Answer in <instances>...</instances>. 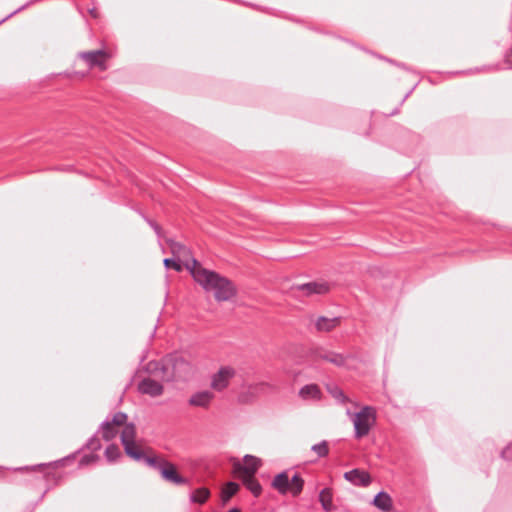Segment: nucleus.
I'll return each mask as SVG.
<instances>
[{
  "instance_id": "obj_1",
  "label": "nucleus",
  "mask_w": 512,
  "mask_h": 512,
  "mask_svg": "<svg viewBox=\"0 0 512 512\" xmlns=\"http://www.w3.org/2000/svg\"><path fill=\"white\" fill-rule=\"evenodd\" d=\"M455 248L451 252L432 256H465V254L499 252L512 256V234L502 231L494 223L466 215L454 236Z\"/></svg>"
},
{
  "instance_id": "obj_2",
  "label": "nucleus",
  "mask_w": 512,
  "mask_h": 512,
  "mask_svg": "<svg viewBox=\"0 0 512 512\" xmlns=\"http://www.w3.org/2000/svg\"><path fill=\"white\" fill-rule=\"evenodd\" d=\"M136 427L134 424L126 426L122 433V445L125 453L135 461L144 462L147 466L158 470L161 477L169 483L174 485H187L189 480L181 476L175 465L165 459L154 455L151 450L146 452L142 446L136 442Z\"/></svg>"
},
{
  "instance_id": "obj_3",
  "label": "nucleus",
  "mask_w": 512,
  "mask_h": 512,
  "mask_svg": "<svg viewBox=\"0 0 512 512\" xmlns=\"http://www.w3.org/2000/svg\"><path fill=\"white\" fill-rule=\"evenodd\" d=\"M186 269L189 271L195 282H197L206 292H211L217 302H226L232 300L237 295L235 284L228 278L219 273L203 267L197 260L192 258L186 263Z\"/></svg>"
},
{
  "instance_id": "obj_4",
  "label": "nucleus",
  "mask_w": 512,
  "mask_h": 512,
  "mask_svg": "<svg viewBox=\"0 0 512 512\" xmlns=\"http://www.w3.org/2000/svg\"><path fill=\"white\" fill-rule=\"evenodd\" d=\"M107 56L106 50L102 48L94 49V50H88V51H81L78 53V58L83 60L87 64L86 70H65L63 72L58 73L57 75L65 76L69 79H77L82 80L84 79L88 74L89 70L92 68H99L100 70H106L107 69V63L105 60V57Z\"/></svg>"
},
{
  "instance_id": "obj_5",
  "label": "nucleus",
  "mask_w": 512,
  "mask_h": 512,
  "mask_svg": "<svg viewBox=\"0 0 512 512\" xmlns=\"http://www.w3.org/2000/svg\"><path fill=\"white\" fill-rule=\"evenodd\" d=\"M383 135L396 136L399 138V142L395 148L403 154H409L417 151L422 141L421 135L396 124L386 125L383 128Z\"/></svg>"
},
{
  "instance_id": "obj_6",
  "label": "nucleus",
  "mask_w": 512,
  "mask_h": 512,
  "mask_svg": "<svg viewBox=\"0 0 512 512\" xmlns=\"http://www.w3.org/2000/svg\"><path fill=\"white\" fill-rule=\"evenodd\" d=\"M347 415L354 426V437L361 439L367 436L376 422V411L371 406H363L359 412L352 413L347 410Z\"/></svg>"
},
{
  "instance_id": "obj_7",
  "label": "nucleus",
  "mask_w": 512,
  "mask_h": 512,
  "mask_svg": "<svg viewBox=\"0 0 512 512\" xmlns=\"http://www.w3.org/2000/svg\"><path fill=\"white\" fill-rule=\"evenodd\" d=\"M132 423H127V415L123 412H117L113 415L111 420H106L101 424V433L103 439L110 441L114 439L118 433V428L123 427L121 434L126 426Z\"/></svg>"
},
{
  "instance_id": "obj_8",
  "label": "nucleus",
  "mask_w": 512,
  "mask_h": 512,
  "mask_svg": "<svg viewBox=\"0 0 512 512\" xmlns=\"http://www.w3.org/2000/svg\"><path fill=\"white\" fill-rule=\"evenodd\" d=\"M236 375V371L231 366H222L211 377L210 387L216 392L224 391L230 384V381Z\"/></svg>"
},
{
  "instance_id": "obj_9",
  "label": "nucleus",
  "mask_w": 512,
  "mask_h": 512,
  "mask_svg": "<svg viewBox=\"0 0 512 512\" xmlns=\"http://www.w3.org/2000/svg\"><path fill=\"white\" fill-rule=\"evenodd\" d=\"M292 290L299 292L297 296L310 297L313 295H323L329 291V286L325 282H308L304 284H297L292 287Z\"/></svg>"
},
{
  "instance_id": "obj_10",
  "label": "nucleus",
  "mask_w": 512,
  "mask_h": 512,
  "mask_svg": "<svg viewBox=\"0 0 512 512\" xmlns=\"http://www.w3.org/2000/svg\"><path fill=\"white\" fill-rule=\"evenodd\" d=\"M260 467V459L252 455H245L243 463L237 461L234 463V470L238 473L239 477L254 476Z\"/></svg>"
},
{
  "instance_id": "obj_11",
  "label": "nucleus",
  "mask_w": 512,
  "mask_h": 512,
  "mask_svg": "<svg viewBox=\"0 0 512 512\" xmlns=\"http://www.w3.org/2000/svg\"><path fill=\"white\" fill-rule=\"evenodd\" d=\"M265 387L266 383L264 382L244 384L238 394V401L243 404L252 402L264 392Z\"/></svg>"
},
{
  "instance_id": "obj_12",
  "label": "nucleus",
  "mask_w": 512,
  "mask_h": 512,
  "mask_svg": "<svg viewBox=\"0 0 512 512\" xmlns=\"http://www.w3.org/2000/svg\"><path fill=\"white\" fill-rule=\"evenodd\" d=\"M340 321V317L328 318L325 316H309V322L314 325L317 332H330L340 325Z\"/></svg>"
},
{
  "instance_id": "obj_13",
  "label": "nucleus",
  "mask_w": 512,
  "mask_h": 512,
  "mask_svg": "<svg viewBox=\"0 0 512 512\" xmlns=\"http://www.w3.org/2000/svg\"><path fill=\"white\" fill-rule=\"evenodd\" d=\"M344 478L355 486L367 487L371 483L369 473L360 469L345 472Z\"/></svg>"
},
{
  "instance_id": "obj_14",
  "label": "nucleus",
  "mask_w": 512,
  "mask_h": 512,
  "mask_svg": "<svg viewBox=\"0 0 512 512\" xmlns=\"http://www.w3.org/2000/svg\"><path fill=\"white\" fill-rule=\"evenodd\" d=\"M138 390L142 394H146L151 397H157L163 393V386L160 382L148 377V378H144L139 383Z\"/></svg>"
},
{
  "instance_id": "obj_15",
  "label": "nucleus",
  "mask_w": 512,
  "mask_h": 512,
  "mask_svg": "<svg viewBox=\"0 0 512 512\" xmlns=\"http://www.w3.org/2000/svg\"><path fill=\"white\" fill-rule=\"evenodd\" d=\"M215 395L210 390H203L194 393L189 399V405L208 409Z\"/></svg>"
},
{
  "instance_id": "obj_16",
  "label": "nucleus",
  "mask_w": 512,
  "mask_h": 512,
  "mask_svg": "<svg viewBox=\"0 0 512 512\" xmlns=\"http://www.w3.org/2000/svg\"><path fill=\"white\" fill-rule=\"evenodd\" d=\"M173 377L176 379H186L191 373L192 367L189 362L182 357H175L172 360Z\"/></svg>"
},
{
  "instance_id": "obj_17",
  "label": "nucleus",
  "mask_w": 512,
  "mask_h": 512,
  "mask_svg": "<svg viewBox=\"0 0 512 512\" xmlns=\"http://www.w3.org/2000/svg\"><path fill=\"white\" fill-rule=\"evenodd\" d=\"M166 244L171 256H194L190 247L172 237L166 239Z\"/></svg>"
},
{
  "instance_id": "obj_18",
  "label": "nucleus",
  "mask_w": 512,
  "mask_h": 512,
  "mask_svg": "<svg viewBox=\"0 0 512 512\" xmlns=\"http://www.w3.org/2000/svg\"><path fill=\"white\" fill-rule=\"evenodd\" d=\"M315 357L317 359L325 360L338 367L345 366L346 364V357L333 351L317 350L315 352Z\"/></svg>"
},
{
  "instance_id": "obj_19",
  "label": "nucleus",
  "mask_w": 512,
  "mask_h": 512,
  "mask_svg": "<svg viewBox=\"0 0 512 512\" xmlns=\"http://www.w3.org/2000/svg\"><path fill=\"white\" fill-rule=\"evenodd\" d=\"M501 69H502L501 63H495V64H491V65H483L480 67L470 68L467 70L453 71L450 73L453 75H469V74H474V73H479V72H495V71H499Z\"/></svg>"
},
{
  "instance_id": "obj_20",
  "label": "nucleus",
  "mask_w": 512,
  "mask_h": 512,
  "mask_svg": "<svg viewBox=\"0 0 512 512\" xmlns=\"http://www.w3.org/2000/svg\"><path fill=\"white\" fill-rule=\"evenodd\" d=\"M319 502L326 512H332L335 509L333 505V491L331 488H324L320 491Z\"/></svg>"
},
{
  "instance_id": "obj_21",
  "label": "nucleus",
  "mask_w": 512,
  "mask_h": 512,
  "mask_svg": "<svg viewBox=\"0 0 512 512\" xmlns=\"http://www.w3.org/2000/svg\"><path fill=\"white\" fill-rule=\"evenodd\" d=\"M373 505L383 512H388L392 508V499L386 492H379L373 500Z\"/></svg>"
},
{
  "instance_id": "obj_22",
  "label": "nucleus",
  "mask_w": 512,
  "mask_h": 512,
  "mask_svg": "<svg viewBox=\"0 0 512 512\" xmlns=\"http://www.w3.org/2000/svg\"><path fill=\"white\" fill-rule=\"evenodd\" d=\"M272 486L281 494L289 491V477L287 472H281L276 475L272 481Z\"/></svg>"
},
{
  "instance_id": "obj_23",
  "label": "nucleus",
  "mask_w": 512,
  "mask_h": 512,
  "mask_svg": "<svg viewBox=\"0 0 512 512\" xmlns=\"http://www.w3.org/2000/svg\"><path fill=\"white\" fill-rule=\"evenodd\" d=\"M320 395V389L316 384L305 385L299 391V396L304 400H317L320 398Z\"/></svg>"
},
{
  "instance_id": "obj_24",
  "label": "nucleus",
  "mask_w": 512,
  "mask_h": 512,
  "mask_svg": "<svg viewBox=\"0 0 512 512\" xmlns=\"http://www.w3.org/2000/svg\"><path fill=\"white\" fill-rule=\"evenodd\" d=\"M192 258H186V261L183 262L182 258H164V266L166 269H173L175 271H182L183 268L186 269V263L190 261Z\"/></svg>"
},
{
  "instance_id": "obj_25",
  "label": "nucleus",
  "mask_w": 512,
  "mask_h": 512,
  "mask_svg": "<svg viewBox=\"0 0 512 512\" xmlns=\"http://www.w3.org/2000/svg\"><path fill=\"white\" fill-rule=\"evenodd\" d=\"M246 486V488L251 491V493L258 497L261 494L262 488L259 482L254 478V476H243L240 477Z\"/></svg>"
},
{
  "instance_id": "obj_26",
  "label": "nucleus",
  "mask_w": 512,
  "mask_h": 512,
  "mask_svg": "<svg viewBox=\"0 0 512 512\" xmlns=\"http://www.w3.org/2000/svg\"><path fill=\"white\" fill-rule=\"evenodd\" d=\"M210 496L209 489L201 487L193 491L190 495V501L193 503L204 504Z\"/></svg>"
},
{
  "instance_id": "obj_27",
  "label": "nucleus",
  "mask_w": 512,
  "mask_h": 512,
  "mask_svg": "<svg viewBox=\"0 0 512 512\" xmlns=\"http://www.w3.org/2000/svg\"><path fill=\"white\" fill-rule=\"evenodd\" d=\"M304 481L303 479L295 474L291 480H289V491L293 496H298L303 489Z\"/></svg>"
},
{
  "instance_id": "obj_28",
  "label": "nucleus",
  "mask_w": 512,
  "mask_h": 512,
  "mask_svg": "<svg viewBox=\"0 0 512 512\" xmlns=\"http://www.w3.org/2000/svg\"><path fill=\"white\" fill-rule=\"evenodd\" d=\"M239 490V485L235 482H228L222 489V501L226 503Z\"/></svg>"
},
{
  "instance_id": "obj_29",
  "label": "nucleus",
  "mask_w": 512,
  "mask_h": 512,
  "mask_svg": "<svg viewBox=\"0 0 512 512\" xmlns=\"http://www.w3.org/2000/svg\"><path fill=\"white\" fill-rule=\"evenodd\" d=\"M122 456L121 450L116 445H109L105 450V457L108 462L113 463Z\"/></svg>"
},
{
  "instance_id": "obj_30",
  "label": "nucleus",
  "mask_w": 512,
  "mask_h": 512,
  "mask_svg": "<svg viewBox=\"0 0 512 512\" xmlns=\"http://www.w3.org/2000/svg\"><path fill=\"white\" fill-rule=\"evenodd\" d=\"M143 220L154 230L158 237H160L161 232L163 231L162 227L152 218L147 216L141 209L135 210Z\"/></svg>"
},
{
  "instance_id": "obj_31",
  "label": "nucleus",
  "mask_w": 512,
  "mask_h": 512,
  "mask_svg": "<svg viewBox=\"0 0 512 512\" xmlns=\"http://www.w3.org/2000/svg\"><path fill=\"white\" fill-rule=\"evenodd\" d=\"M369 52H370L372 55H374V56L378 57L379 59H382V60H384V61H386V62H388V63H390V64H392V65H395V66H397V67H399V68H401V69H403V70H406V71H409V72H410V71H412V68H411V67H409V66H408L406 63H404V62H399V61H397V60H395V59H393V58H389V57H387V56H385V55H381V54H378V53H375V52H372V51H369Z\"/></svg>"
},
{
  "instance_id": "obj_32",
  "label": "nucleus",
  "mask_w": 512,
  "mask_h": 512,
  "mask_svg": "<svg viewBox=\"0 0 512 512\" xmlns=\"http://www.w3.org/2000/svg\"><path fill=\"white\" fill-rule=\"evenodd\" d=\"M328 392L341 403H345L348 401V398L344 395V392L336 385H328Z\"/></svg>"
},
{
  "instance_id": "obj_33",
  "label": "nucleus",
  "mask_w": 512,
  "mask_h": 512,
  "mask_svg": "<svg viewBox=\"0 0 512 512\" xmlns=\"http://www.w3.org/2000/svg\"><path fill=\"white\" fill-rule=\"evenodd\" d=\"M311 450L317 453L318 457H325L329 453V447L327 441H321L311 447Z\"/></svg>"
},
{
  "instance_id": "obj_34",
  "label": "nucleus",
  "mask_w": 512,
  "mask_h": 512,
  "mask_svg": "<svg viewBox=\"0 0 512 512\" xmlns=\"http://www.w3.org/2000/svg\"><path fill=\"white\" fill-rule=\"evenodd\" d=\"M161 369L162 372L164 373L165 370L167 369V367L165 366H161L159 362L157 361H150L148 364H147V371L148 372H155L157 370Z\"/></svg>"
},
{
  "instance_id": "obj_35",
  "label": "nucleus",
  "mask_w": 512,
  "mask_h": 512,
  "mask_svg": "<svg viewBox=\"0 0 512 512\" xmlns=\"http://www.w3.org/2000/svg\"><path fill=\"white\" fill-rule=\"evenodd\" d=\"M504 63L507 65V69L512 70V46L504 53Z\"/></svg>"
},
{
  "instance_id": "obj_36",
  "label": "nucleus",
  "mask_w": 512,
  "mask_h": 512,
  "mask_svg": "<svg viewBox=\"0 0 512 512\" xmlns=\"http://www.w3.org/2000/svg\"><path fill=\"white\" fill-rule=\"evenodd\" d=\"M101 447L100 441L98 438L93 437L87 443V448L93 451L98 450Z\"/></svg>"
},
{
  "instance_id": "obj_37",
  "label": "nucleus",
  "mask_w": 512,
  "mask_h": 512,
  "mask_svg": "<svg viewBox=\"0 0 512 512\" xmlns=\"http://www.w3.org/2000/svg\"><path fill=\"white\" fill-rule=\"evenodd\" d=\"M98 459V456L97 455H94V454H91V455H85L82 457V459L80 460V465L83 466V465H88L92 462H95L96 460Z\"/></svg>"
},
{
  "instance_id": "obj_38",
  "label": "nucleus",
  "mask_w": 512,
  "mask_h": 512,
  "mask_svg": "<svg viewBox=\"0 0 512 512\" xmlns=\"http://www.w3.org/2000/svg\"><path fill=\"white\" fill-rule=\"evenodd\" d=\"M511 449H512V444L507 446L503 451H502V457L504 459H511L512 458V453H511Z\"/></svg>"
},
{
  "instance_id": "obj_39",
  "label": "nucleus",
  "mask_w": 512,
  "mask_h": 512,
  "mask_svg": "<svg viewBox=\"0 0 512 512\" xmlns=\"http://www.w3.org/2000/svg\"><path fill=\"white\" fill-rule=\"evenodd\" d=\"M419 82H417L408 92H406V94L404 95V97L402 98V100L400 101L399 105H403V103L410 97V95L413 93V91L416 89V87L418 86Z\"/></svg>"
},
{
  "instance_id": "obj_40",
  "label": "nucleus",
  "mask_w": 512,
  "mask_h": 512,
  "mask_svg": "<svg viewBox=\"0 0 512 512\" xmlns=\"http://www.w3.org/2000/svg\"><path fill=\"white\" fill-rule=\"evenodd\" d=\"M54 169L59 170V171L71 172L74 170V167H73V165H64V166H56Z\"/></svg>"
},
{
  "instance_id": "obj_41",
  "label": "nucleus",
  "mask_w": 512,
  "mask_h": 512,
  "mask_svg": "<svg viewBox=\"0 0 512 512\" xmlns=\"http://www.w3.org/2000/svg\"><path fill=\"white\" fill-rule=\"evenodd\" d=\"M399 112H400V105L397 106L396 108H394L390 113H388L387 117L395 116V115L399 114Z\"/></svg>"
},
{
  "instance_id": "obj_42",
  "label": "nucleus",
  "mask_w": 512,
  "mask_h": 512,
  "mask_svg": "<svg viewBox=\"0 0 512 512\" xmlns=\"http://www.w3.org/2000/svg\"><path fill=\"white\" fill-rule=\"evenodd\" d=\"M88 12L89 14L93 17V18H97L98 17V11L95 7L91 8V9H88Z\"/></svg>"
},
{
  "instance_id": "obj_43",
  "label": "nucleus",
  "mask_w": 512,
  "mask_h": 512,
  "mask_svg": "<svg viewBox=\"0 0 512 512\" xmlns=\"http://www.w3.org/2000/svg\"><path fill=\"white\" fill-rule=\"evenodd\" d=\"M287 19L296 22V23H302V20L293 16L287 17Z\"/></svg>"
},
{
  "instance_id": "obj_44",
  "label": "nucleus",
  "mask_w": 512,
  "mask_h": 512,
  "mask_svg": "<svg viewBox=\"0 0 512 512\" xmlns=\"http://www.w3.org/2000/svg\"><path fill=\"white\" fill-rule=\"evenodd\" d=\"M378 256H401L399 253H385V254H379Z\"/></svg>"
},
{
  "instance_id": "obj_45",
  "label": "nucleus",
  "mask_w": 512,
  "mask_h": 512,
  "mask_svg": "<svg viewBox=\"0 0 512 512\" xmlns=\"http://www.w3.org/2000/svg\"><path fill=\"white\" fill-rule=\"evenodd\" d=\"M341 39H342L343 41H346V42H348V43L352 44V45H355V43H354L352 40H349V39H346V38H343V37H341Z\"/></svg>"
},
{
  "instance_id": "obj_46",
  "label": "nucleus",
  "mask_w": 512,
  "mask_h": 512,
  "mask_svg": "<svg viewBox=\"0 0 512 512\" xmlns=\"http://www.w3.org/2000/svg\"><path fill=\"white\" fill-rule=\"evenodd\" d=\"M372 133V127L370 126L369 129L366 131L365 136H369Z\"/></svg>"
},
{
  "instance_id": "obj_47",
  "label": "nucleus",
  "mask_w": 512,
  "mask_h": 512,
  "mask_svg": "<svg viewBox=\"0 0 512 512\" xmlns=\"http://www.w3.org/2000/svg\"><path fill=\"white\" fill-rule=\"evenodd\" d=\"M228 512H241L239 508H232Z\"/></svg>"
},
{
  "instance_id": "obj_48",
  "label": "nucleus",
  "mask_w": 512,
  "mask_h": 512,
  "mask_svg": "<svg viewBox=\"0 0 512 512\" xmlns=\"http://www.w3.org/2000/svg\"><path fill=\"white\" fill-rule=\"evenodd\" d=\"M44 466H45L44 464H39V465H37V466L32 467V469H34V470H35V469L42 468V467H44Z\"/></svg>"
},
{
  "instance_id": "obj_49",
  "label": "nucleus",
  "mask_w": 512,
  "mask_h": 512,
  "mask_svg": "<svg viewBox=\"0 0 512 512\" xmlns=\"http://www.w3.org/2000/svg\"><path fill=\"white\" fill-rule=\"evenodd\" d=\"M294 256H301V257H304V256H308L307 253H299V254H295Z\"/></svg>"
},
{
  "instance_id": "obj_50",
  "label": "nucleus",
  "mask_w": 512,
  "mask_h": 512,
  "mask_svg": "<svg viewBox=\"0 0 512 512\" xmlns=\"http://www.w3.org/2000/svg\"><path fill=\"white\" fill-rule=\"evenodd\" d=\"M380 142H381L382 144L390 145V144H389V140H380Z\"/></svg>"
},
{
  "instance_id": "obj_51",
  "label": "nucleus",
  "mask_w": 512,
  "mask_h": 512,
  "mask_svg": "<svg viewBox=\"0 0 512 512\" xmlns=\"http://www.w3.org/2000/svg\"><path fill=\"white\" fill-rule=\"evenodd\" d=\"M415 169H416V167H414L412 170H410V172L406 173V175H405V176H409V175H411V174L414 172V170H415Z\"/></svg>"
},
{
  "instance_id": "obj_52",
  "label": "nucleus",
  "mask_w": 512,
  "mask_h": 512,
  "mask_svg": "<svg viewBox=\"0 0 512 512\" xmlns=\"http://www.w3.org/2000/svg\"><path fill=\"white\" fill-rule=\"evenodd\" d=\"M3 23H5V21L2 19H0V25H2Z\"/></svg>"
},
{
  "instance_id": "obj_53",
  "label": "nucleus",
  "mask_w": 512,
  "mask_h": 512,
  "mask_svg": "<svg viewBox=\"0 0 512 512\" xmlns=\"http://www.w3.org/2000/svg\"><path fill=\"white\" fill-rule=\"evenodd\" d=\"M3 23H5V21L2 19H0V25H2Z\"/></svg>"
},
{
  "instance_id": "obj_54",
  "label": "nucleus",
  "mask_w": 512,
  "mask_h": 512,
  "mask_svg": "<svg viewBox=\"0 0 512 512\" xmlns=\"http://www.w3.org/2000/svg\"><path fill=\"white\" fill-rule=\"evenodd\" d=\"M23 469H28V467H25V468L20 467V468H18L17 470H23Z\"/></svg>"
},
{
  "instance_id": "obj_55",
  "label": "nucleus",
  "mask_w": 512,
  "mask_h": 512,
  "mask_svg": "<svg viewBox=\"0 0 512 512\" xmlns=\"http://www.w3.org/2000/svg\"><path fill=\"white\" fill-rule=\"evenodd\" d=\"M2 469H3V468H2V467H0V471H2Z\"/></svg>"
}]
</instances>
